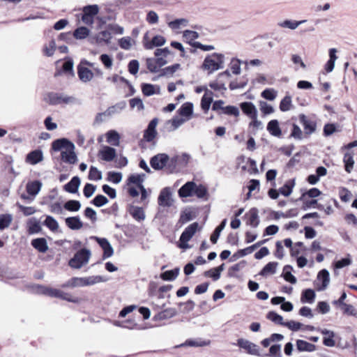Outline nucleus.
I'll return each mask as SVG.
<instances>
[{"label": "nucleus", "mask_w": 357, "mask_h": 357, "mask_svg": "<svg viewBox=\"0 0 357 357\" xmlns=\"http://www.w3.org/2000/svg\"><path fill=\"white\" fill-rule=\"evenodd\" d=\"M52 147L54 151H61V158L65 162L75 164L77 162V155L74 151L75 145L68 139H56L53 142Z\"/></svg>", "instance_id": "f257e3e1"}, {"label": "nucleus", "mask_w": 357, "mask_h": 357, "mask_svg": "<svg viewBox=\"0 0 357 357\" xmlns=\"http://www.w3.org/2000/svg\"><path fill=\"white\" fill-rule=\"evenodd\" d=\"M108 280L100 275H92L84 278H73L65 283L63 287H77L91 286L100 282H105Z\"/></svg>", "instance_id": "f03ea898"}, {"label": "nucleus", "mask_w": 357, "mask_h": 357, "mask_svg": "<svg viewBox=\"0 0 357 357\" xmlns=\"http://www.w3.org/2000/svg\"><path fill=\"white\" fill-rule=\"evenodd\" d=\"M225 56L219 53H213L206 56L202 68L212 73L224 68Z\"/></svg>", "instance_id": "7ed1b4c3"}, {"label": "nucleus", "mask_w": 357, "mask_h": 357, "mask_svg": "<svg viewBox=\"0 0 357 357\" xmlns=\"http://www.w3.org/2000/svg\"><path fill=\"white\" fill-rule=\"evenodd\" d=\"M91 257V252L87 249H82L78 251L69 261V266L73 268H81L88 264Z\"/></svg>", "instance_id": "20e7f679"}, {"label": "nucleus", "mask_w": 357, "mask_h": 357, "mask_svg": "<svg viewBox=\"0 0 357 357\" xmlns=\"http://www.w3.org/2000/svg\"><path fill=\"white\" fill-rule=\"evenodd\" d=\"M38 288V291L39 293L47 295L51 297L59 298L73 303H77L78 301L77 298H73L69 294L65 293L57 289H52L43 286H39Z\"/></svg>", "instance_id": "39448f33"}, {"label": "nucleus", "mask_w": 357, "mask_h": 357, "mask_svg": "<svg viewBox=\"0 0 357 357\" xmlns=\"http://www.w3.org/2000/svg\"><path fill=\"white\" fill-rule=\"evenodd\" d=\"M198 227L197 222H193L185 229L179 238L178 247L180 248L186 250L190 248L188 243L196 233Z\"/></svg>", "instance_id": "423d86ee"}, {"label": "nucleus", "mask_w": 357, "mask_h": 357, "mask_svg": "<svg viewBox=\"0 0 357 357\" xmlns=\"http://www.w3.org/2000/svg\"><path fill=\"white\" fill-rule=\"evenodd\" d=\"M99 12L98 5H89L82 8V22L86 24L91 26L94 22V18Z\"/></svg>", "instance_id": "0eeeda50"}, {"label": "nucleus", "mask_w": 357, "mask_h": 357, "mask_svg": "<svg viewBox=\"0 0 357 357\" xmlns=\"http://www.w3.org/2000/svg\"><path fill=\"white\" fill-rule=\"evenodd\" d=\"M87 66L93 67V63L86 60H82L77 66V74L79 78L83 82H89L93 77V73Z\"/></svg>", "instance_id": "6e6552de"}, {"label": "nucleus", "mask_w": 357, "mask_h": 357, "mask_svg": "<svg viewBox=\"0 0 357 357\" xmlns=\"http://www.w3.org/2000/svg\"><path fill=\"white\" fill-rule=\"evenodd\" d=\"M45 100L50 105H59L62 103L70 104L75 102V98L56 93H50L45 97Z\"/></svg>", "instance_id": "1a4fd4ad"}, {"label": "nucleus", "mask_w": 357, "mask_h": 357, "mask_svg": "<svg viewBox=\"0 0 357 357\" xmlns=\"http://www.w3.org/2000/svg\"><path fill=\"white\" fill-rule=\"evenodd\" d=\"M300 123L303 126L304 130V135L305 136H310L317 130V123L309 119L304 114H301L298 116Z\"/></svg>", "instance_id": "9d476101"}, {"label": "nucleus", "mask_w": 357, "mask_h": 357, "mask_svg": "<svg viewBox=\"0 0 357 357\" xmlns=\"http://www.w3.org/2000/svg\"><path fill=\"white\" fill-rule=\"evenodd\" d=\"M169 157L166 153H158L153 156L150 160V165L155 170L162 169L167 165Z\"/></svg>", "instance_id": "9b49d317"}, {"label": "nucleus", "mask_w": 357, "mask_h": 357, "mask_svg": "<svg viewBox=\"0 0 357 357\" xmlns=\"http://www.w3.org/2000/svg\"><path fill=\"white\" fill-rule=\"evenodd\" d=\"M237 345L239 347L246 350L247 352L250 355L259 356V347L248 340L243 338L238 339L237 341Z\"/></svg>", "instance_id": "f8f14e48"}, {"label": "nucleus", "mask_w": 357, "mask_h": 357, "mask_svg": "<svg viewBox=\"0 0 357 357\" xmlns=\"http://www.w3.org/2000/svg\"><path fill=\"white\" fill-rule=\"evenodd\" d=\"M158 204L164 207H169L172 205V192L169 188H163L158 196Z\"/></svg>", "instance_id": "ddd939ff"}, {"label": "nucleus", "mask_w": 357, "mask_h": 357, "mask_svg": "<svg viewBox=\"0 0 357 357\" xmlns=\"http://www.w3.org/2000/svg\"><path fill=\"white\" fill-rule=\"evenodd\" d=\"M177 314V310L174 307L167 308L161 310L155 314L153 317V321H164L171 319Z\"/></svg>", "instance_id": "4468645a"}, {"label": "nucleus", "mask_w": 357, "mask_h": 357, "mask_svg": "<svg viewBox=\"0 0 357 357\" xmlns=\"http://www.w3.org/2000/svg\"><path fill=\"white\" fill-rule=\"evenodd\" d=\"M247 222L246 224L248 225H250L251 227L256 228L259 225V211L256 208H252L247 213Z\"/></svg>", "instance_id": "2eb2a0df"}, {"label": "nucleus", "mask_w": 357, "mask_h": 357, "mask_svg": "<svg viewBox=\"0 0 357 357\" xmlns=\"http://www.w3.org/2000/svg\"><path fill=\"white\" fill-rule=\"evenodd\" d=\"M91 238L94 239L104 251L103 257L107 258L112 256V247L109 241L105 238H99L92 236Z\"/></svg>", "instance_id": "dca6fc26"}, {"label": "nucleus", "mask_w": 357, "mask_h": 357, "mask_svg": "<svg viewBox=\"0 0 357 357\" xmlns=\"http://www.w3.org/2000/svg\"><path fill=\"white\" fill-rule=\"evenodd\" d=\"M243 112L248 117L255 118L257 116V109L255 105L251 102H243L240 104Z\"/></svg>", "instance_id": "f3484780"}, {"label": "nucleus", "mask_w": 357, "mask_h": 357, "mask_svg": "<svg viewBox=\"0 0 357 357\" xmlns=\"http://www.w3.org/2000/svg\"><path fill=\"white\" fill-rule=\"evenodd\" d=\"M43 160V153L41 150H34L27 154L26 157V162L34 165Z\"/></svg>", "instance_id": "a211bd4d"}, {"label": "nucleus", "mask_w": 357, "mask_h": 357, "mask_svg": "<svg viewBox=\"0 0 357 357\" xmlns=\"http://www.w3.org/2000/svg\"><path fill=\"white\" fill-rule=\"evenodd\" d=\"M196 187V183L193 181H188L185 183L179 190L178 195L181 197H188L193 195L194 189Z\"/></svg>", "instance_id": "6ab92c4d"}, {"label": "nucleus", "mask_w": 357, "mask_h": 357, "mask_svg": "<svg viewBox=\"0 0 357 357\" xmlns=\"http://www.w3.org/2000/svg\"><path fill=\"white\" fill-rule=\"evenodd\" d=\"M166 39L160 35L155 36L151 40H147V44L144 45L146 50H152L155 47H160L165 44Z\"/></svg>", "instance_id": "aec40b11"}, {"label": "nucleus", "mask_w": 357, "mask_h": 357, "mask_svg": "<svg viewBox=\"0 0 357 357\" xmlns=\"http://www.w3.org/2000/svg\"><path fill=\"white\" fill-rule=\"evenodd\" d=\"M317 280L321 281V286L317 287L318 291L325 290L330 282V275L329 272L326 269H323L319 272L317 275Z\"/></svg>", "instance_id": "412c9836"}, {"label": "nucleus", "mask_w": 357, "mask_h": 357, "mask_svg": "<svg viewBox=\"0 0 357 357\" xmlns=\"http://www.w3.org/2000/svg\"><path fill=\"white\" fill-rule=\"evenodd\" d=\"M129 213L137 222H142L145 220L146 215L142 208L135 206H131L129 208Z\"/></svg>", "instance_id": "4be33fe9"}, {"label": "nucleus", "mask_w": 357, "mask_h": 357, "mask_svg": "<svg viewBox=\"0 0 357 357\" xmlns=\"http://www.w3.org/2000/svg\"><path fill=\"white\" fill-rule=\"evenodd\" d=\"M213 101V92L206 90L204 95L201 100V107L204 112H207Z\"/></svg>", "instance_id": "5701e85b"}, {"label": "nucleus", "mask_w": 357, "mask_h": 357, "mask_svg": "<svg viewBox=\"0 0 357 357\" xmlns=\"http://www.w3.org/2000/svg\"><path fill=\"white\" fill-rule=\"evenodd\" d=\"M42 187V183L39 181H33L28 182L26 186V192L32 196L38 194Z\"/></svg>", "instance_id": "b1692460"}, {"label": "nucleus", "mask_w": 357, "mask_h": 357, "mask_svg": "<svg viewBox=\"0 0 357 357\" xmlns=\"http://www.w3.org/2000/svg\"><path fill=\"white\" fill-rule=\"evenodd\" d=\"M267 130L269 133L275 137H280L282 135L281 129L279 126V122L278 120H271L267 125Z\"/></svg>", "instance_id": "393cba45"}, {"label": "nucleus", "mask_w": 357, "mask_h": 357, "mask_svg": "<svg viewBox=\"0 0 357 357\" xmlns=\"http://www.w3.org/2000/svg\"><path fill=\"white\" fill-rule=\"evenodd\" d=\"M65 222L66 225L73 230H78L83 227V223L77 216L67 218Z\"/></svg>", "instance_id": "a878e982"}, {"label": "nucleus", "mask_w": 357, "mask_h": 357, "mask_svg": "<svg viewBox=\"0 0 357 357\" xmlns=\"http://www.w3.org/2000/svg\"><path fill=\"white\" fill-rule=\"evenodd\" d=\"M278 266V262H269L261 269L259 274L263 277H266L268 275H273L276 273Z\"/></svg>", "instance_id": "bb28decb"}, {"label": "nucleus", "mask_w": 357, "mask_h": 357, "mask_svg": "<svg viewBox=\"0 0 357 357\" xmlns=\"http://www.w3.org/2000/svg\"><path fill=\"white\" fill-rule=\"evenodd\" d=\"M80 185V179L77 176H74L70 182L64 185L66 191L70 193H75L77 192Z\"/></svg>", "instance_id": "cd10ccee"}, {"label": "nucleus", "mask_w": 357, "mask_h": 357, "mask_svg": "<svg viewBox=\"0 0 357 357\" xmlns=\"http://www.w3.org/2000/svg\"><path fill=\"white\" fill-rule=\"evenodd\" d=\"M296 349L299 351L312 352L316 350V346L303 340L296 341Z\"/></svg>", "instance_id": "c85d7f7f"}, {"label": "nucleus", "mask_w": 357, "mask_h": 357, "mask_svg": "<svg viewBox=\"0 0 357 357\" xmlns=\"http://www.w3.org/2000/svg\"><path fill=\"white\" fill-rule=\"evenodd\" d=\"M306 20H301V21H296V20H286L283 22H279L278 26L282 28H287L291 30H295L298 27L299 25L304 24L306 22Z\"/></svg>", "instance_id": "c756f323"}, {"label": "nucleus", "mask_w": 357, "mask_h": 357, "mask_svg": "<svg viewBox=\"0 0 357 357\" xmlns=\"http://www.w3.org/2000/svg\"><path fill=\"white\" fill-rule=\"evenodd\" d=\"M193 105L191 102L184 103L178 109V113L181 116L185 117L186 120H189L192 115Z\"/></svg>", "instance_id": "7c9ffc66"}, {"label": "nucleus", "mask_w": 357, "mask_h": 357, "mask_svg": "<svg viewBox=\"0 0 357 357\" xmlns=\"http://www.w3.org/2000/svg\"><path fill=\"white\" fill-rule=\"evenodd\" d=\"M146 175L144 174H132L128 178V185L132 183L135 184L137 188L143 185V182L145 179Z\"/></svg>", "instance_id": "2f4dec72"}, {"label": "nucleus", "mask_w": 357, "mask_h": 357, "mask_svg": "<svg viewBox=\"0 0 357 357\" xmlns=\"http://www.w3.org/2000/svg\"><path fill=\"white\" fill-rule=\"evenodd\" d=\"M336 52V49L335 48H331L329 50L330 59L325 65V70L327 73H331L334 69L335 61L337 59L335 54Z\"/></svg>", "instance_id": "473e14b6"}, {"label": "nucleus", "mask_w": 357, "mask_h": 357, "mask_svg": "<svg viewBox=\"0 0 357 357\" xmlns=\"http://www.w3.org/2000/svg\"><path fill=\"white\" fill-rule=\"evenodd\" d=\"M294 185L295 180H289L282 187L279 188V192L284 197H289L291 194Z\"/></svg>", "instance_id": "72a5a7b5"}, {"label": "nucleus", "mask_w": 357, "mask_h": 357, "mask_svg": "<svg viewBox=\"0 0 357 357\" xmlns=\"http://www.w3.org/2000/svg\"><path fill=\"white\" fill-rule=\"evenodd\" d=\"M43 225L52 232L55 233L59 230V223L52 216L47 215L45 220H44Z\"/></svg>", "instance_id": "f704fd0d"}, {"label": "nucleus", "mask_w": 357, "mask_h": 357, "mask_svg": "<svg viewBox=\"0 0 357 357\" xmlns=\"http://www.w3.org/2000/svg\"><path fill=\"white\" fill-rule=\"evenodd\" d=\"M111 114L112 112L109 108L104 112L98 113L95 118L93 125L99 126L104 122L108 121L110 119Z\"/></svg>", "instance_id": "c9c22d12"}, {"label": "nucleus", "mask_w": 357, "mask_h": 357, "mask_svg": "<svg viewBox=\"0 0 357 357\" xmlns=\"http://www.w3.org/2000/svg\"><path fill=\"white\" fill-rule=\"evenodd\" d=\"M31 245L34 248H36L40 252H45L48 249L47 241L43 238L33 240L31 242Z\"/></svg>", "instance_id": "e433bc0d"}, {"label": "nucleus", "mask_w": 357, "mask_h": 357, "mask_svg": "<svg viewBox=\"0 0 357 357\" xmlns=\"http://www.w3.org/2000/svg\"><path fill=\"white\" fill-rule=\"evenodd\" d=\"M119 47L125 50H130L135 43V41L130 36H126L120 38L118 41Z\"/></svg>", "instance_id": "4c0bfd02"}, {"label": "nucleus", "mask_w": 357, "mask_h": 357, "mask_svg": "<svg viewBox=\"0 0 357 357\" xmlns=\"http://www.w3.org/2000/svg\"><path fill=\"white\" fill-rule=\"evenodd\" d=\"M179 271H180V269L178 268H176L172 270L167 271L160 275V278L163 280L172 281V280H174L178 277V275L179 274Z\"/></svg>", "instance_id": "58836bf2"}, {"label": "nucleus", "mask_w": 357, "mask_h": 357, "mask_svg": "<svg viewBox=\"0 0 357 357\" xmlns=\"http://www.w3.org/2000/svg\"><path fill=\"white\" fill-rule=\"evenodd\" d=\"M181 65L179 63H175L172 66H167L161 70L160 73L158 75V77H170L174 75V73L180 68Z\"/></svg>", "instance_id": "ea45409f"}, {"label": "nucleus", "mask_w": 357, "mask_h": 357, "mask_svg": "<svg viewBox=\"0 0 357 357\" xmlns=\"http://www.w3.org/2000/svg\"><path fill=\"white\" fill-rule=\"evenodd\" d=\"M199 36V33L197 31H191V30H185L183 32V37L184 40L189 43L192 47V44L195 43L194 40L198 38Z\"/></svg>", "instance_id": "a19ab883"}, {"label": "nucleus", "mask_w": 357, "mask_h": 357, "mask_svg": "<svg viewBox=\"0 0 357 357\" xmlns=\"http://www.w3.org/2000/svg\"><path fill=\"white\" fill-rule=\"evenodd\" d=\"M28 231L30 234H36L40 231V222L36 218H31L28 221Z\"/></svg>", "instance_id": "79ce46f5"}, {"label": "nucleus", "mask_w": 357, "mask_h": 357, "mask_svg": "<svg viewBox=\"0 0 357 357\" xmlns=\"http://www.w3.org/2000/svg\"><path fill=\"white\" fill-rule=\"evenodd\" d=\"M292 269V266H290V265H286L284 266V268H283V274H282V276L284 278V279L291 283V284H295L296 283V278L294 275H293L291 273V271Z\"/></svg>", "instance_id": "37998d69"}, {"label": "nucleus", "mask_w": 357, "mask_h": 357, "mask_svg": "<svg viewBox=\"0 0 357 357\" xmlns=\"http://www.w3.org/2000/svg\"><path fill=\"white\" fill-rule=\"evenodd\" d=\"M343 161L344 163L345 170L350 173L354 167V160L351 153H346L344 155Z\"/></svg>", "instance_id": "c03bdc74"}, {"label": "nucleus", "mask_w": 357, "mask_h": 357, "mask_svg": "<svg viewBox=\"0 0 357 357\" xmlns=\"http://www.w3.org/2000/svg\"><path fill=\"white\" fill-rule=\"evenodd\" d=\"M226 222H227V220L225 219L223 220V221L220 223V225H218L215 229L214 230V231L213 232V234H211V241L215 244L217 243L218 241V239L220 236V234L221 233V231L224 229L225 225H226Z\"/></svg>", "instance_id": "a18cd8bd"}, {"label": "nucleus", "mask_w": 357, "mask_h": 357, "mask_svg": "<svg viewBox=\"0 0 357 357\" xmlns=\"http://www.w3.org/2000/svg\"><path fill=\"white\" fill-rule=\"evenodd\" d=\"M314 291L311 289H307L303 291L301 296V301L303 303L307 302L309 303H312L314 302Z\"/></svg>", "instance_id": "49530a36"}, {"label": "nucleus", "mask_w": 357, "mask_h": 357, "mask_svg": "<svg viewBox=\"0 0 357 357\" xmlns=\"http://www.w3.org/2000/svg\"><path fill=\"white\" fill-rule=\"evenodd\" d=\"M89 35V30L85 26H80L76 29L73 36L76 39H84Z\"/></svg>", "instance_id": "de8ad7c7"}, {"label": "nucleus", "mask_w": 357, "mask_h": 357, "mask_svg": "<svg viewBox=\"0 0 357 357\" xmlns=\"http://www.w3.org/2000/svg\"><path fill=\"white\" fill-rule=\"evenodd\" d=\"M13 220L10 214H3L0 215V230H3L8 227Z\"/></svg>", "instance_id": "09e8293b"}, {"label": "nucleus", "mask_w": 357, "mask_h": 357, "mask_svg": "<svg viewBox=\"0 0 357 357\" xmlns=\"http://www.w3.org/2000/svg\"><path fill=\"white\" fill-rule=\"evenodd\" d=\"M290 136L291 137L294 138L295 139L301 140L303 139L304 136H305V135L302 132L300 127L298 125L294 123L292 126V130H291Z\"/></svg>", "instance_id": "8fccbe9b"}, {"label": "nucleus", "mask_w": 357, "mask_h": 357, "mask_svg": "<svg viewBox=\"0 0 357 357\" xmlns=\"http://www.w3.org/2000/svg\"><path fill=\"white\" fill-rule=\"evenodd\" d=\"M64 208L69 211H78L81 208V204L77 200H70L65 203Z\"/></svg>", "instance_id": "3c124183"}, {"label": "nucleus", "mask_w": 357, "mask_h": 357, "mask_svg": "<svg viewBox=\"0 0 357 357\" xmlns=\"http://www.w3.org/2000/svg\"><path fill=\"white\" fill-rule=\"evenodd\" d=\"M266 317L273 322L284 326V324L285 323V321H283L282 317L277 314L276 312L273 311L269 312L267 314Z\"/></svg>", "instance_id": "603ef678"}, {"label": "nucleus", "mask_w": 357, "mask_h": 357, "mask_svg": "<svg viewBox=\"0 0 357 357\" xmlns=\"http://www.w3.org/2000/svg\"><path fill=\"white\" fill-rule=\"evenodd\" d=\"M321 195V191L316 188H313L309 190L307 192H303L301 196L298 199V200H304L306 196H308L311 198H315Z\"/></svg>", "instance_id": "864d4df0"}, {"label": "nucleus", "mask_w": 357, "mask_h": 357, "mask_svg": "<svg viewBox=\"0 0 357 357\" xmlns=\"http://www.w3.org/2000/svg\"><path fill=\"white\" fill-rule=\"evenodd\" d=\"M291 106V98L286 96L280 102V109L282 112H287L290 110Z\"/></svg>", "instance_id": "5fc2aeb1"}, {"label": "nucleus", "mask_w": 357, "mask_h": 357, "mask_svg": "<svg viewBox=\"0 0 357 357\" xmlns=\"http://www.w3.org/2000/svg\"><path fill=\"white\" fill-rule=\"evenodd\" d=\"M56 43L54 40L50 41L48 45H46L43 48V52L47 56H52L56 50Z\"/></svg>", "instance_id": "6e6d98bb"}, {"label": "nucleus", "mask_w": 357, "mask_h": 357, "mask_svg": "<svg viewBox=\"0 0 357 357\" xmlns=\"http://www.w3.org/2000/svg\"><path fill=\"white\" fill-rule=\"evenodd\" d=\"M102 178V173L96 167L91 166L89 170V179L98 181Z\"/></svg>", "instance_id": "4d7b16f0"}, {"label": "nucleus", "mask_w": 357, "mask_h": 357, "mask_svg": "<svg viewBox=\"0 0 357 357\" xmlns=\"http://www.w3.org/2000/svg\"><path fill=\"white\" fill-rule=\"evenodd\" d=\"M113 164L117 167H125L128 164V160L125 157L117 158L115 150L113 149Z\"/></svg>", "instance_id": "13d9d810"}, {"label": "nucleus", "mask_w": 357, "mask_h": 357, "mask_svg": "<svg viewBox=\"0 0 357 357\" xmlns=\"http://www.w3.org/2000/svg\"><path fill=\"white\" fill-rule=\"evenodd\" d=\"M339 307L344 314L352 316L357 314V311L352 305L344 303Z\"/></svg>", "instance_id": "bf43d9fd"}, {"label": "nucleus", "mask_w": 357, "mask_h": 357, "mask_svg": "<svg viewBox=\"0 0 357 357\" xmlns=\"http://www.w3.org/2000/svg\"><path fill=\"white\" fill-rule=\"evenodd\" d=\"M303 326V325L301 323L293 320L285 321V323L284 324V326L287 327L289 330L292 331H299L300 329H301Z\"/></svg>", "instance_id": "052dcab7"}, {"label": "nucleus", "mask_w": 357, "mask_h": 357, "mask_svg": "<svg viewBox=\"0 0 357 357\" xmlns=\"http://www.w3.org/2000/svg\"><path fill=\"white\" fill-rule=\"evenodd\" d=\"M222 112L224 114L227 115H231L234 116H238L240 114L239 109L236 106H227L222 108Z\"/></svg>", "instance_id": "680f3d73"}, {"label": "nucleus", "mask_w": 357, "mask_h": 357, "mask_svg": "<svg viewBox=\"0 0 357 357\" xmlns=\"http://www.w3.org/2000/svg\"><path fill=\"white\" fill-rule=\"evenodd\" d=\"M276 96L277 93L273 89H266L261 93V96L268 100H273Z\"/></svg>", "instance_id": "e2e57ef3"}, {"label": "nucleus", "mask_w": 357, "mask_h": 357, "mask_svg": "<svg viewBox=\"0 0 357 357\" xmlns=\"http://www.w3.org/2000/svg\"><path fill=\"white\" fill-rule=\"evenodd\" d=\"M142 91L144 96H151L155 93V87L151 84H143Z\"/></svg>", "instance_id": "0e129e2a"}, {"label": "nucleus", "mask_w": 357, "mask_h": 357, "mask_svg": "<svg viewBox=\"0 0 357 357\" xmlns=\"http://www.w3.org/2000/svg\"><path fill=\"white\" fill-rule=\"evenodd\" d=\"M194 194L198 198H204L207 195V189L202 184L199 185H196V187L194 189Z\"/></svg>", "instance_id": "69168bd1"}, {"label": "nucleus", "mask_w": 357, "mask_h": 357, "mask_svg": "<svg viewBox=\"0 0 357 357\" xmlns=\"http://www.w3.org/2000/svg\"><path fill=\"white\" fill-rule=\"evenodd\" d=\"M157 63L153 58H148L146 59V66L149 70L151 73H157L159 72L160 68L157 66Z\"/></svg>", "instance_id": "338daca9"}, {"label": "nucleus", "mask_w": 357, "mask_h": 357, "mask_svg": "<svg viewBox=\"0 0 357 357\" xmlns=\"http://www.w3.org/2000/svg\"><path fill=\"white\" fill-rule=\"evenodd\" d=\"M269 356L271 357H281V346L280 344H273L269 349Z\"/></svg>", "instance_id": "774afa93"}]
</instances>
